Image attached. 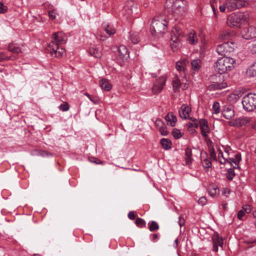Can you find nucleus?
Instances as JSON below:
<instances>
[{
	"label": "nucleus",
	"mask_w": 256,
	"mask_h": 256,
	"mask_svg": "<svg viewBox=\"0 0 256 256\" xmlns=\"http://www.w3.org/2000/svg\"><path fill=\"white\" fill-rule=\"evenodd\" d=\"M167 22L164 19L154 18L151 24L152 34H162L166 31Z\"/></svg>",
	"instance_id": "obj_4"
},
{
	"label": "nucleus",
	"mask_w": 256,
	"mask_h": 256,
	"mask_svg": "<svg viewBox=\"0 0 256 256\" xmlns=\"http://www.w3.org/2000/svg\"><path fill=\"white\" fill-rule=\"evenodd\" d=\"M59 108L63 112L68 110H69L68 104L66 102H64L59 106Z\"/></svg>",
	"instance_id": "obj_46"
},
{
	"label": "nucleus",
	"mask_w": 256,
	"mask_h": 256,
	"mask_svg": "<svg viewBox=\"0 0 256 256\" xmlns=\"http://www.w3.org/2000/svg\"><path fill=\"white\" fill-rule=\"evenodd\" d=\"M180 36H184L182 30L178 26L174 28L171 32L170 46L174 51L178 50L180 46V40L178 38Z\"/></svg>",
	"instance_id": "obj_6"
},
{
	"label": "nucleus",
	"mask_w": 256,
	"mask_h": 256,
	"mask_svg": "<svg viewBox=\"0 0 256 256\" xmlns=\"http://www.w3.org/2000/svg\"><path fill=\"white\" fill-rule=\"evenodd\" d=\"M208 192L212 197H214L220 192V190L218 186L214 184L210 185L208 188Z\"/></svg>",
	"instance_id": "obj_26"
},
{
	"label": "nucleus",
	"mask_w": 256,
	"mask_h": 256,
	"mask_svg": "<svg viewBox=\"0 0 256 256\" xmlns=\"http://www.w3.org/2000/svg\"><path fill=\"white\" fill-rule=\"evenodd\" d=\"M16 59H18V57L15 56H7L3 52L0 53V62H2L4 60H14Z\"/></svg>",
	"instance_id": "obj_31"
},
{
	"label": "nucleus",
	"mask_w": 256,
	"mask_h": 256,
	"mask_svg": "<svg viewBox=\"0 0 256 256\" xmlns=\"http://www.w3.org/2000/svg\"><path fill=\"white\" fill-rule=\"evenodd\" d=\"M233 50V48L230 46L229 42H225L218 46L216 52L219 55L224 56Z\"/></svg>",
	"instance_id": "obj_10"
},
{
	"label": "nucleus",
	"mask_w": 256,
	"mask_h": 256,
	"mask_svg": "<svg viewBox=\"0 0 256 256\" xmlns=\"http://www.w3.org/2000/svg\"><path fill=\"white\" fill-rule=\"evenodd\" d=\"M227 86V84L226 82H222L220 84H214L210 86V88L211 89L214 90H220Z\"/></svg>",
	"instance_id": "obj_34"
},
{
	"label": "nucleus",
	"mask_w": 256,
	"mask_h": 256,
	"mask_svg": "<svg viewBox=\"0 0 256 256\" xmlns=\"http://www.w3.org/2000/svg\"><path fill=\"white\" fill-rule=\"evenodd\" d=\"M235 60L229 56H223L218 58L214 63L215 71L220 74L232 71L235 67Z\"/></svg>",
	"instance_id": "obj_1"
},
{
	"label": "nucleus",
	"mask_w": 256,
	"mask_h": 256,
	"mask_svg": "<svg viewBox=\"0 0 256 256\" xmlns=\"http://www.w3.org/2000/svg\"><path fill=\"white\" fill-rule=\"evenodd\" d=\"M185 160L186 165H190L193 160L192 150L189 147H187L185 150Z\"/></svg>",
	"instance_id": "obj_24"
},
{
	"label": "nucleus",
	"mask_w": 256,
	"mask_h": 256,
	"mask_svg": "<svg viewBox=\"0 0 256 256\" xmlns=\"http://www.w3.org/2000/svg\"><path fill=\"white\" fill-rule=\"evenodd\" d=\"M66 36L62 32H54L52 36V41L48 46H59L66 43Z\"/></svg>",
	"instance_id": "obj_7"
},
{
	"label": "nucleus",
	"mask_w": 256,
	"mask_h": 256,
	"mask_svg": "<svg viewBox=\"0 0 256 256\" xmlns=\"http://www.w3.org/2000/svg\"><path fill=\"white\" fill-rule=\"evenodd\" d=\"M199 204L203 206L206 204L207 200L205 196L200 197L198 201Z\"/></svg>",
	"instance_id": "obj_49"
},
{
	"label": "nucleus",
	"mask_w": 256,
	"mask_h": 256,
	"mask_svg": "<svg viewBox=\"0 0 256 256\" xmlns=\"http://www.w3.org/2000/svg\"><path fill=\"white\" fill-rule=\"evenodd\" d=\"M172 86L174 92H178L180 87V80L178 78V76H176V79L172 82Z\"/></svg>",
	"instance_id": "obj_35"
},
{
	"label": "nucleus",
	"mask_w": 256,
	"mask_h": 256,
	"mask_svg": "<svg viewBox=\"0 0 256 256\" xmlns=\"http://www.w3.org/2000/svg\"><path fill=\"white\" fill-rule=\"evenodd\" d=\"M222 114L226 119H231L234 116V106L232 105H226L224 106L222 108Z\"/></svg>",
	"instance_id": "obj_13"
},
{
	"label": "nucleus",
	"mask_w": 256,
	"mask_h": 256,
	"mask_svg": "<svg viewBox=\"0 0 256 256\" xmlns=\"http://www.w3.org/2000/svg\"><path fill=\"white\" fill-rule=\"evenodd\" d=\"M252 128L253 129L256 130V121L252 124Z\"/></svg>",
	"instance_id": "obj_63"
},
{
	"label": "nucleus",
	"mask_w": 256,
	"mask_h": 256,
	"mask_svg": "<svg viewBox=\"0 0 256 256\" xmlns=\"http://www.w3.org/2000/svg\"><path fill=\"white\" fill-rule=\"evenodd\" d=\"M199 124L202 136L204 138H206L208 136V133L210 132L207 120L204 118L200 119Z\"/></svg>",
	"instance_id": "obj_16"
},
{
	"label": "nucleus",
	"mask_w": 256,
	"mask_h": 256,
	"mask_svg": "<svg viewBox=\"0 0 256 256\" xmlns=\"http://www.w3.org/2000/svg\"><path fill=\"white\" fill-rule=\"evenodd\" d=\"M218 158L219 162L222 164H225L228 160V158H225L223 156V154H222V152L220 150H219Z\"/></svg>",
	"instance_id": "obj_43"
},
{
	"label": "nucleus",
	"mask_w": 256,
	"mask_h": 256,
	"mask_svg": "<svg viewBox=\"0 0 256 256\" xmlns=\"http://www.w3.org/2000/svg\"><path fill=\"white\" fill-rule=\"evenodd\" d=\"M172 134L173 136L176 139L180 138L182 136L180 132L176 128H174L172 130Z\"/></svg>",
	"instance_id": "obj_44"
},
{
	"label": "nucleus",
	"mask_w": 256,
	"mask_h": 256,
	"mask_svg": "<svg viewBox=\"0 0 256 256\" xmlns=\"http://www.w3.org/2000/svg\"><path fill=\"white\" fill-rule=\"evenodd\" d=\"M130 38L132 42L134 44H138L140 41V38L138 34L136 32H130Z\"/></svg>",
	"instance_id": "obj_30"
},
{
	"label": "nucleus",
	"mask_w": 256,
	"mask_h": 256,
	"mask_svg": "<svg viewBox=\"0 0 256 256\" xmlns=\"http://www.w3.org/2000/svg\"><path fill=\"white\" fill-rule=\"evenodd\" d=\"M99 83L101 88L106 91L110 90L112 88V84L106 79H102L100 80Z\"/></svg>",
	"instance_id": "obj_25"
},
{
	"label": "nucleus",
	"mask_w": 256,
	"mask_h": 256,
	"mask_svg": "<svg viewBox=\"0 0 256 256\" xmlns=\"http://www.w3.org/2000/svg\"><path fill=\"white\" fill-rule=\"evenodd\" d=\"M88 52L90 56L96 58H100L102 55L101 48L94 46L90 47Z\"/></svg>",
	"instance_id": "obj_21"
},
{
	"label": "nucleus",
	"mask_w": 256,
	"mask_h": 256,
	"mask_svg": "<svg viewBox=\"0 0 256 256\" xmlns=\"http://www.w3.org/2000/svg\"><path fill=\"white\" fill-rule=\"evenodd\" d=\"M240 160L241 154L240 153H238L234 155V158H228L227 162L231 164L234 163L236 165L234 166V168H240L238 164Z\"/></svg>",
	"instance_id": "obj_22"
},
{
	"label": "nucleus",
	"mask_w": 256,
	"mask_h": 256,
	"mask_svg": "<svg viewBox=\"0 0 256 256\" xmlns=\"http://www.w3.org/2000/svg\"><path fill=\"white\" fill-rule=\"evenodd\" d=\"M170 4L172 12L176 18L183 16L186 10L187 2L184 0H167L166 6L168 7Z\"/></svg>",
	"instance_id": "obj_2"
},
{
	"label": "nucleus",
	"mask_w": 256,
	"mask_h": 256,
	"mask_svg": "<svg viewBox=\"0 0 256 256\" xmlns=\"http://www.w3.org/2000/svg\"><path fill=\"white\" fill-rule=\"evenodd\" d=\"M246 74L252 77L256 76V64L255 63L248 68Z\"/></svg>",
	"instance_id": "obj_33"
},
{
	"label": "nucleus",
	"mask_w": 256,
	"mask_h": 256,
	"mask_svg": "<svg viewBox=\"0 0 256 256\" xmlns=\"http://www.w3.org/2000/svg\"><path fill=\"white\" fill-rule=\"evenodd\" d=\"M186 60L182 62H178L176 64V68L180 73V77L182 78H186Z\"/></svg>",
	"instance_id": "obj_18"
},
{
	"label": "nucleus",
	"mask_w": 256,
	"mask_h": 256,
	"mask_svg": "<svg viewBox=\"0 0 256 256\" xmlns=\"http://www.w3.org/2000/svg\"><path fill=\"white\" fill-rule=\"evenodd\" d=\"M246 3L245 0H226L227 12L244 7Z\"/></svg>",
	"instance_id": "obj_8"
},
{
	"label": "nucleus",
	"mask_w": 256,
	"mask_h": 256,
	"mask_svg": "<svg viewBox=\"0 0 256 256\" xmlns=\"http://www.w3.org/2000/svg\"><path fill=\"white\" fill-rule=\"evenodd\" d=\"M212 110H213L212 114H218L220 112V103L218 102H214Z\"/></svg>",
	"instance_id": "obj_40"
},
{
	"label": "nucleus",
	"mask_w": 256,
	"mask_h": 256,
	"mask_svg": "<svg viewBox=\"0 0 256 256\" xmlns=\"http://www.w3.org/2000/svg\"><path fill=\"white\" fill-rule=\"evenodd\" d=\"M209 152L210 158L214 160H216V154L214 151V147H210V148H209Z\"/></svg>",
	"instance_id": "obj_45"
},
{
	"label": "nucleus",
	"mask_w": 256,
	"mask_h": 256,
	"mask_svg": "<svg viewBox=\"0 0 256 256\" xmlns=\"http://www.w3.org/2000/svg\"><path fill=\"white\" fill-rule=\"evenodd\" d=\"M128 217L130 220H134L136 217V215L135 214L134 212H130L128 214Z\"/></svg>",
	"instance_id": "obj_52"
},
{
	"label": "nucleus",
	"mask_w": 256,
	"mask_h": 256,
	"mask_svg": "<svg viewBox=\"0 0 256 256\" xmlns=\"http://www.w3.org/2000/svg\"><path fill=\"white\" fill-rule=\"evenodd\" d=\"M8 49L9 52L12 53V56H15L18 58V55L22 52L20 48L16 44L12 42L8 44Z\"/></svg>",
	"instance_id": "obj_19"
},
{
	"label": "nucleus",
	"mask_w": 256,
	"mask_h": 256,
	"mask_svg": "<svg viewBox=\"0 0 256 256\" xmlns=\"http://www.w3.org/2000/svg\"><path fill=\"white\" fill-rule=\"evenodd\" d=\"M251 118L248 117H240L236 119L233 122H230V125L234 126H245L250 123Z\"/></svg>",
	"instance_id": "obj_15"
},
{
	"label": "nucleus",
	"mask_w": 256,
	"mask_h": 256,
	"mask_svg": "<svg viewBox=\"0 0 256 256\" xmlns=\"http://www.w3.org/2000/svg\"><path fill=\"white\" fill-rule=\"evenodd\" d=\"M202 165L204 168H208L212 166L211 162L207 158L204 160Z\"/></svg>",
	"instance_id": "obj_47"
},
{
	"label": "nucleus",
	"mask_w": 256,
	"mask_h": 256,
	"mask_svg": "<svg viewBox=\"0 0 256 256\" xmlns=\"http://www.w3.org/2000/svg\"><path fill=\"white\" fill-rule=\"evenodd\" d=\"M190 118L192 120V122L188 124V127L189 131L192 130L193 128H196L198 127V124L196 122V120L192 118Z\"/></svg>",
	"instance_id": "obj_39"
},
{
	"label": "nucleus",
	"mask_w": 256,
	"mask_h": 256,
	"mask_svg": "<svg viewBox=\"0 0 256 256\" xmlns=\"http://www.w3.org/2000/svg\"><path fill=\"white\" fill-rule=\"evenodd\" d=\"M166 77L165 76H160L154 84L152 90L154 94L160 93L162 90L166 82Z\"/></svg>",
	"instance_id": "obj_11"
},
{
	"label": "nucleus",
	"mask_w": 256,
	"mask_h": 256,
	"mask_svg": "<svg viewBox=\"0 0 256 256\" xmlns=\"http://www.w3.org/2000/svg\"><path fill=\"white\" fill-rule=\"evenodd\" d=\"M188 40L191 44H195L197 43V38L195 32H192L190 33Z\"/></svg>",
	"instance_id": "obj_36"
},
{
	"label": "nucleus",
	"mask_w": 256,
	"mask_h": 256,
	"mask_svg": "<svg viewBox=\"0 0 256 256\" xmlns=\"http://www.w3.org/2000/svg\"><path fill=\"white\" fill-rule=\"evenodd\" d=\"M230 190L228 189L225 190L222 192V194L224 195H226V194H230Z\"/></svg>",
	"instance_id": "obj_61"
},
{
	"label": "nucleus",
	"mask_w": 256,
	"mask_h": 256,
	"mask_svg": "<svg viewBox=\"0 0 256 256\" xmlns=\"http://www.w3.org/2000/svg\"><path fill=\"white\" fill-rule=\"evenodd\" d=\"M252 214H253V216L254 217V218H255V220H254V226L256 228V210H254L253 213H252Z\"/></svg>",
	"instance_id": "obj_60"
},
{
	"label": "nucleus",
	"mask_w": 256,
	"mask_h": 256,
	"mask_svg": "<svg viewBox=\"0 0 256 256\" xmlns=\"http://www.w3.org/2000/svg\"><path fill=\"white\" fill-rule=\"evenodd\" d=\"M207 144L208 149L210 148V147H214L212 145V142L210 139L208 140Z\"/></svg>",
	"instance_id": "obj_58"
},
{
	"label": "nucleus",
	"mask_w": 256,
	"mask_h": 256,
	"mask_svg": "<svg viewBox=\"0 0 256 256\" xmlns=\"http://www.w3.org/2000/svg\"><path fill=\"white\" fill-rule=\"evenodd\" d=\"M158 223L155 221L151 220L148 223V228L150 232H154L159 229Z\"/></svg>",
	"instance_id": "obj_29"
},
{
	"label": "nucleus",
	"mask_w": 256,
	"mask_h": 256,
	"mask_svg": "<svg viewBox=\"0 0 256 256\" xmlns=\"http://www.w3.org/2000/svg\"><path fill=\"white\" fill-rule=\"evenodd\" d=\"M245 213L243 210H240L238 212V218L239 220H242V217L244 215Z\"/></svg>",
	"instance_id": "obj_53"
},
{
	"label": "nucleus",
	"mask_w": 256,
	"mask_h": 256,
	"mask_svg": "<svg viewBox=\"0 0 256 256\" xmlns=\"http://www.w3.org/2000/svg\"><path fill=\"white\" fill-rule=\"evenodd\" d=\"M152 240L154 242H156L158 240V234H152Z\"/></svg>",
	"instance_id": "obj_56"
},
{
	"label": "nucleus",
	"mask_w": 256,
	"mask_h": 256,
	"mask_svg": "<svg viewBox=\"0 0 256 256\" xmlns=\"http://www.w3.org/2000/svg\"><path fill=\"white\" fill-rule=\"evenodd\" d=\"M178 224L180 227L183 226L185 224V220L184 218H182L181 216L179 217Z\"/></svg>",
	"instance_id": "obj_55"
},
{
	"label": "nucleus",
	"mask_w": 256,
	"mask_h": 256,
	"mask_svg": "<svg viewBox=\"0 0 256 256\" xmlns=\"http://www.w3.org/2000/svg\"><path fill=\"white\" fill-rule=\"evenodd\" d=\"M135 224L136 225V226L140 228H143L146 227V222L145 220L140 218H138L136 221Z\"/></svg>",
	"instance_id": "obj_37"
},
{
	"label": "nucleus",
	"mask_w": 256,
	"mask_h": 256,
	"mask_svg": "<svg viewBox=\"0 0 256 256\" xmlns=\"http://www.w3.org/2000/svg\"><path fill=\"white\" fill-rule=\"evenodd\" d=\"M48 50L52 56L62 57L65 53L64 49L57 45L48 46Z\"/></svg>",
	"instance_id": "obj_12"
},
{
	"label": "nucleus",
	"mask_w": 256,
	"mask_h": 256,
	"mask_svg": "<svg viewBox=\"0 0 256 256\" xmlns=\"http://www.w3.org/2000/svg\"><path fill=\"white\" fill-rule=\"evenodd\" d=\"M241 36L243 38L250 40L256 38V27L250 26L244 28L241 31Z\"/></svg>",
	"instance_id": "obj_9"
},
{
	"label": "nucleus",
	"mask_w": 256,
	"mask_h": 256,
	"mask_svg": "<svg viewBox=\"0 0 256 256\" xmlns=\"http://www.w3.org/2000/svg\"><path fill=\"white\" fill-rule=\"evenodd\" d=\"M227 205L228 204L226 203H224L222 204V208L224 210H226L228 208Z\"/></svg>",
	"instance_id": "obj_62"
},
{
	"label": "nucleus",
	"mask_w": 256,
	"mask_h": 256,
	"mask_svg": "<svg viewBox=\"0 0 256 256\" xmlns=\"http://www.w3.org/2000/svg\"><path fill=\"white\" fill-rule=\"evenodd\" d=\"M190 109L186 105H182L179 111L180 116L184 119H186L189 116V112Z\"/></svg>",
	"instance_id": "obj_23"
},
{
	"label": "nucleus",
	"mask_w": 256,
	"mask_h": 256,
	"mask_svg": "<svg viewBox=\"0 0 256 256\" xmlns=\"http://www.w3.org/2000/svg\"><path fill=\"white\" fill-rule=\"evenodd\" d=\"M124 10H128V14L130 15L132 13L133 8H136V7L134 6V3L133 2H128L126 5L124 7Z\"/></svg>",
	"instance_id": "obj_28"
},
{
	"label": "nucleus",
	"mask_w": 256,
	"mask_h": 256,
	"mask_svg": "<svg viewBox=\"0 0 256 256\" xmlns=\"http://www.w3.org/2000/svg\"><path fill=\"white\" fill-rule=\"evenodd\" d=\"M226 174L227 178L230 180H232L234 177L235 176V172H234V168H229L228 170V172Z\"/></svg>",
	"instance_id": "obj_42"
},
{
	"label": "nucleus",
	"mask_w": 256,
	"mask_h": 256,
	"mask_svg": "<svg viewBox=\"0 0 256 256\" xmlns=\"http://www.w3.org/2000/svg\"><path fill=\"white\" fill-rule=\"evenodd\" d=\"M230 34L229 32L224 31L221 33L219 36V38L222 40H226L229 38Z\"/></svg>",
	"instance_id": "obj_41"
},
{
	"label": "nucleus",
	"mask_w": 256,
	"mask_h": 256,
	"mask_svg": "<svg viewBox=\"0 0 256 256\" xmlns=\"http://www.w3.org/2000/svg\"><path fill=\"white\" fill-rule=\"evenodd\" d=\"M118 54L120 58L122 60H126L129 58V54L126 46H120L118 50Z\"/></svg>",
	"instance_id": "obj_17"
},
{
	"label": "nucleus",
	"mask_w": 256,
	"mask_h": 256,
	"mask_svg": "<svg viewBox=\"0 0 256 256\" xmlns=\"http://www.w3.org/2000/svg\"><path fill=\"white\" fill-rule=\"evenodd\" d=\"M249 16L243 12H236L229 15L227 18V24L230 27L239 26L248 21Z\"/></svg>",
	"instance_id": "obj_3"
},
{
	"label": "nucleus",
	"mask_w": 256,
	"mask_h": 256,
	"mask_svg": "<svg viewBox=\"0 0 256 256\" xmlns=\"http://www.w3.org/2000/svg\"><path fill=\"white\" fill-rule=\"evenodd\" d=\"M93 162L96 163L97 164H102L103 162L100 160H96L92 161Z\"/></svg>",
	"instance_id": "obj_59"
},
{
	"label": "nucleus",
	"mask_w": 256,
	"mask_h": 256,
	"mask_svg": "<svg viewBox=\"0 0 256 256\" xmlns=\"http://www.w3.org/2000/svg\"><path fill=\"white\" fill-rule=\"evenodd\" d=\"M200 60H194L191 62L192 68L194 70H198L200 69Z\"/></svg>",
	"instance_id": "obj_38"
},
{
	"label": "nucleus",
	"mask_w": 256,
	"mask_h": 256,
	"mask_svg": "<svg viewBox=\"0 0 256 256\" xmlns=\"http://www.w3.org/2000/svg\"><path fill=\"white\" fill-rule=\"evenodd\" d=\"M220 10L221 12H225L226 10H227V6L226 5V1L224 2V3L220 5L219 7Z\"/></svg>",
	"instance_id": "obj_51"
},
{
	"label": "nucleus",
	"mask_w": 256,
	"mask_h": 256,
	"mask_svg": "<svg viewBox=\"0 0 256 256\" xmlns=\"http://www.w3.org/2000/svg\"><path fill=\"white\" fill-rule=\"evenodd\" d=\"M159 131L160 133L163 136H167L168 134V132L166 130V128L164 127V126L160 127Z\"/></svg>",
	"instance_id": "obj_50"
},
{
	"label": "nucleus",
	"mask_w": 256,
	"mask_h": 256,
	"mask_svg": "<svg viewBox=\"0 0 256 256\" xmlns=\"http://www.w3.org/2000/svg\"><path fill=\"white\" fill-rule=\"evenodd\" d=\"M160 144L162 148L165 150H168L172 147V142L167 138H162L160 140Z\"/></svg>",
	"instance_id": "obj_32"
},
{
	"label": "nucleus",
	"mask_w": 256,
	"mask_h": 256,
	"mask_svg": "<svg viewBox=\"0 0 256 256\" xmlns=\"http://www.w3.org/2000/svg\"><path fill=\"white\" fill-rule=\"evenodd\" d=\"M213 243V250L217 252L218 251V247L222 248L223 238L220 237L218 233H215L212 238Z\"/></svg>",
	"instance_id": "obj_14"
},
{
	"label": "nucleus",
	"mask_w": 256,
	"mask_h": 256,
	"mask_svg": "<svg viewBox=\"0 0 256 256\" xmlns=\"http://www.w3.org/2000/svg\"><path fill=\"white\" fill-rule=\"evenodd\" d=\"M8 10V7L3 2H0V14H4Z\"/></svg>",
	"instance_id": "obj_48"
},
{
	"label": "nucleus",
	"mask_w": 256,
	"mask_h": 256,
	"mask_svg": "<svg viewBox=\"0 0 256 256\" xmlns=\"http://www.w3.org/2000/svg\"><path fill=\"white\" fill-rule=\"evenodd\" d=\"M165 119L167 122H170L172 126H174L176 122V117L172 114L168 113L166 116Z\"/></svg>",
	"instance_id": "obj_27"
},
{
	"label": "nucleus",
	"mask_w": 256,
	"mask_h": 256,
	"mask_svg": "<svg viewBox=\"0 0 256 256\" xmlns=\"http://www.w3.org/2000/svg\"><path fill=\"white\" fill-rule=\"evenodd\" d=\"M252 50L256 52V43L252 46Z\"/></svg>",
	"instance_id": "obj_64"
},
{
	"label": "nucleus",
	"mask_w": 256,
	"mask_h": 256,
	"mask_svg": "<svg viewBox=\"0 0 256 256\" xmlns=\"http://www.w3.org/2000/svg\"><path fill=\"white\" fill-rule=\"evenodd\" d=\"M102 29L106 32L109 36H112L116 33V30L113 26L110 24L108 22H104L102 24Z\"/></svg>",
	"instance_id": "obj_20"
},
{
	"label": "nucleus",
	"mask_w": 256,
	"mask_h": 256,
	"mask_svg": "<svg viewBox=\"0 0 256 256\" xmlns=\"http://www.w3.org/2000/svg\"><path fill=\"white\" fill-rule=\"evenodd\" d=\"M242 104L244 110L246 111H253L256 108V94L249 93L244 96Z\"/></svg>",
	"instance_id": "obj_5"
},
{
	"label": "nucleus",
	"mask_w": 256,
	"mask_h": 256,
	"mask_svg": "<svg viewBox=\"0 0 256 256\" xmlns=\"http://www.w3.org/2000/svg\"><path fill=\"white\" fill-rule=\"evenodd\" d=\"M48 16L52 20H54L56 18L55 15L54 14V12L50 11L48 12Z\"/></svg>",
	"instance_id": "obj_57"
},
{
	"label": "nucleus",
	"mask_w": 256,
	"mask_h": 256,
	"mask_svg": "<svg viewBox=\"0 0 256 256\" xmlns=\"http://www.w3.org/2000/svg\"><path fill=\"white\" fill-rule=\"evenodd\" d=\"M155 124H156V126H159L160 127L164 126V124L163 122L161 120H157L156 121Z\"/></svg>",
	"instance_id": "obj_54"
}]
</instances>
